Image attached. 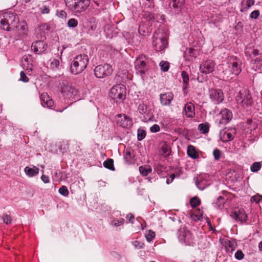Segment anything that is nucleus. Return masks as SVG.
Returning <instances> with one entry per match:
<instances>
[{
    "label": "nucleus",
    "mask_w": 262,
    "mask_h": 262,
    "mask_svg": "<svg viewBox=\"0 0 262 262\" xmlns=\"http://www.w3.org/2000/svg\"><path fill=\"white\" fill-rule=\"evenodd\" d=\"M18 21V17L15 13L6 12L3 14V18L1 19L0 28L10 31L17 27Z\"/></svg>",
    "instance_id": "1"
},
{
    "label": "nucleus",
    "mask_w": 262,
    "mask_h": 262,
    "mask_svg": "<svg viewBox=\"0 0 262 262\" xmlns=\"http://www.w3.org/2000/svg\"><path fill=\"white\" fill-rule=\"evenodd\" d=\"M88 55L80 54L76 56L71 62L70 70L72 74L77 75L81 73L86 68L89 63Z\"/></svg>",
    "instance_id": "2"
},
{
    "label": "nucleus",
    "mask_w": 262,
    "mask_h": 262,
    "mask_svg": "<svg viewBox=\"0 0 262 262\" xmlns=\"http://www.w3.org/2000/svg\"><path fill=\"white\" fill-rule=\"evenodd\" d=\"M152 45L157 52L163 53L168 46L166 35L161 29L156 30L153 35Z\"/></svg>",
    "instance_id": "3"
},
{
    "label": "nucleus",
    "mask_w": 262,
    "mask_h": 262,
    "mask_svg": "<svg viewBox=\"0 0 262 262\" xmlns=\"http://www.w3.org/2000/svg\"><path fill=\"white\" fill-rule=\"evenodd\" d=\"M110 97L116 102L123 100L126 97V88L122 84L114 85L111 89Z\"/></svg>",
    "instance_id": "4"
},
{
    "label": "nucleus",
    "mask_w": 262,
    "mask_h": 262,
    "mask_svg": "<svg viewBox=\"0 0 262 262\" xmlns=\"http://www.w3.org/2000/svg\"><path fill=\"white\" fill-rule=\"evenodd\" d=\"M236 101L238 105L244 108L248 107L252 103L251 96L249 92L246 89L239 91L236 96Z\"/></svg>",
    "instance_id": "5"
},
{
    "label": "nucleus",
    "mask_w": 262,
    "mask_h": 262,
    "mask_svg": "<svg viewBox=\"0 0 262 262\" xmlns=\"http://www.w3.org/2000/svg\"><path fill=\"white\" fill-rule=\"evenodd\" d=\"M178 236L180 242L190 245L193 243L194 236L187 228L181 227L178 232Z\"/></svg>",
    "instance_id": "6"
},
{
    "label": "nucleus",
    "mask_w": 262,
    "mask_h": 262,
    "mask_svg": "<svg viewBox=\"0 0 262 262\" xmlns=\"http://www.w3.org/2000/svg\"><path fill=\"white\" fill-rule=\"evenodd\" d=\"M73 3L67 8L75 14H80L85 11L89 6L88 0H76Z\"/></svg>",
    "instance_id": "7"
},
{
    "label": "nucleus",
    "mask_w": 262,
    "mask_h": 262,
    "mask_svg": "<svg viewBox=\"0 0 262 262\" xmlns=\"http://www.w3.org/2000/svg\"><path fill=\"white\" fill-rule=\"evenodd\" d=\"M113 71L112 66L105 63L96 66L94 69V74L97 78H103L111 75Z\"/></svg>",
    "instance_id": "8"
},
{
    "label": "nucleus",
    "mask_w": 262,
    "mask_h": 262,
    "mask_svg": "<svg viewBox=\"0 0 262 262\" xmlns=\"http://www.w3.org/2000/svg\"><path fill=\"white\" fill-rule=\"evenodd\" d=\"M146 57L141 55L138 57L135 61V68L137 73L139 74L141 76L144 75L147 71V67L146 63Z\"/></svg>",
    "instance_id": "9"
},
{
    "label": "nucleus",
    "mask_w": 262,
    "mask_h": 262,
    "mask_svg": "<svg viewBox=\"0 0 262 262\" xmlns=\"http://www.w3.org/2000/svg\"><path fill=\"white\" fill-rule=\"evenodd\" d=\"M215 68V63L213 60L208 59L200 64L199 70L202 74L207 75L212 73L214 71Z\"/></svg>",
    "instance_id": "10"
},
{
    "label": "nucleus",
    "mask_w": 262,
    "mask_h": 262,
    "mask_svg": "<svg viewBox=\"0 0 262 262\" xmlns=\"http://www.w3.org/2000/svg\"><path fill=\"white\" fill-rule=\"evenodd\" d=\"M209 98L215 104H220L224 100L223 92L221 89H211L209 90Z\"/></svg>",
    "instance_id": "11"
},
{
    "label": "nucleus",
    "mask_w": 262,
    "mask_h": 262,
    "mask_svg": "<svg viewBox=\"0 0 262 262\" xmlns=\"http://www.w3.org/2000/svg\"><path fill=\"white\" fill-rule=\"evenodd\" d=\"M241 64V62L237 59L230 61L228 63V71L226 70L223 71V73L225 75H226L228 72H231L232 74L237 76L242 71Z\"/></svg>",
    "instance_id": "12"
},
{
    "label": "nucleus",
    "mask_w": 262,
    "mask_h": 262,
    "mask_svg": "<svg viewBox=\"0 0 262 262\" xmlns=\"http://www.w3.org/2000/svg\"><path fill=\"white\" fill-rule=\"evenodd\" d=\"M117 123L123 128L131 126L133 123L130 117L125 114H119L116 116Z\"/></svg>",
    "instance_id": "13"
},
{
    "label": "nucleus",
    "mask_w": 262,
    "mask_h": 262,
    "mask_svg": "<svg viewBox=\"0 0 262 262\" xmlns=\"http://www.w3.org/2000/svg\"><path fill=\"white\" fill-rule=\"evenodd\" d=\"M222 119L219 121L220 124H226L233 118L232 112L228 108L222 109L219 114Z\"/></svg>",
    "instance_id": "14"
},
{
    "label": "nucleus",
    "mask_w": 262,
    "mask_h": 262,
    "mask_svg": "<svg viewBox=\"0 0 262 262\" xmlns=\"http://www.w3.org/2000/svg\"><path fill=\"white\" fill-rule=\"evenodd\" d=\"M47 45L42 40H38L33 42L32 45V50L37 54H40L45 51Z\"/></svg>",
    "instance_id": "15"
},
{
    "label": "nucleus",
    "mask_w": 262,
    "mask_h": 262,
    "mask_svg": "<svg viewBox=\"0 0 262 262\" xmlns=\"http://www.w3.org/2000/svg\"><path fill=\"white\" fill-rule=\"evenodd\" d=\"M173 94L172 92H167L160 95L161 104L163 106H169L173 99Z\"/></svg>",
    "instance_id": "16"
},
{
    "label": "nucleus",
    "mask_w": 262,
    "mask_h": 262,
    "mask_svg": "<svg viewBox=\"0 0 262 262\" xmlns=\"http://www.w3.org/2000/svg\"><path fill=\"white\" fill-rule=\"evenodd\" d=\"M183 113L187 117L192 118L195 116V107L191 102L187 103L183 108Z\"/></svg>",
    "instance_id": "17"
},
{
    "label": "nucleus",
    "mask_w": 262,
    "mask_h": 262,
    "mask_svg": "<svg viewBox=\"0 0 262 262\" xmlns=\"http://www.w3.org/2000/svg\"><path fill=\"white\" fill-rule=\"evenodd\" d=\"M207 177L208 176L206 174L201 176L196 181L195 184L200 190H203L210 184V182L206 179Z\"/></svg>",
    "instance_id": "18"
},
{
    "label": "nucleus",
    "mask_w": 262,
    "mask_h": 262,
    "mask_svg": "<svg viewBox=\"0 0 262 262\" xmlns=\"http://www.w3.org/2000/svg\"><path fill=\"white\" fill-rule=\"evenodd\" d=\"M235 129H231V132L224 130L220 133V139L223 142H227L233 139V134H235Z\"/></svg>",
    "instance_id": "19"
},
{
    "label": "nucleus",
    "mask_w": 262,
    "mask_h": 262,
    "mask_svg": "<svg viewBox=\"0 0 262 262\" xmlns=\"http://www.w3.org/2000/svg\"><path fill=\"white\" fill-rule=\"evenodd\" d=\"M41 105L43 107L51 108L54 105V101L50 99L47 94H43L40 96Z\"/></svg>",
    "instance_id": "20"
},
{
    "label": "nucleus",
    "mask_w": 262,
    "mask_h": 262,
    "mask_svg": "<svg viewBox=\"0 0 262 262\" xmlns=\"http://www.w3.org/2000/svg\"><path fill=\"white\" fill-rule=\"evenodd\" d=\"M24 172L29 177H33L38 174L39 169L35 166H26L24 169Z\"/></svg>",
    "instance_id": "21"
},
{
    "label": "nucleus",
    "mask_w": 262,
    "mask_h": 262,
    "mask_svg": "<svg viewBox=\"0 0 262 262\" xmlns=\"http://www.w3.org/2000/svg\"><path fill=\"white\" fill-rule=\"evenodd\" d=\"M260 123L258 121L254 120H248L246 123L245 127L251 132L256 130L258 128Z\"/></svg>",
    "instance_id": "22"
},
{
    "label": "nucleus",
    "mask_w": 262,
    "mask_h": 262,
    "mask_svg": "<svg viewBox=\"0 0 262 262\" xmlns=\"http://www.w3.org/2000/svg\"><path fill=\"white\" fill-rule=\"evenodd\" d=\"M184 3V0H171L169 6L172 7L175 12L181 10Z\"/></svg>",
    "instance_id": "23"
},
{
    "label": "nucleus",
    "mask_w": 262,
    "mask_h": 262,
    "mask_svg": "<svg viewBox=\"0 0 262 262\" xmlns=\"http://www.w3.org/2000/svg\"><path fill=\"white\" fill-rule=\"evenodd\" d=\"M255 0H242L241 2V12L247 11L255 4Z\"/></svg>",
    "instance_id": "24"
},
{
    "label": "nucleus",
    "mask_w": 262,
    "mask_h": 262,
    "mask_svg": "<svg viewBox=\"0 0 262 262\" xmlns=\"http://www.w3.org/2000/svg\"><path fill=\"white\" fill-rule=\"evenodd\" d=\"M234 217L236 220L244 222L247 221L248 217L243 210H239L238 212L235 213Z\"/></svg>",
    "instance_id": "25"
},
{
    "label": "nucleus",
    "mask_w": 262,
    "mask_h": 262,
    "mask_svg": "<svg viewBox=\"0 0 262 262\" xmlns=\"http://www.w3.org/2000/svg\"><path fill=\"white\" fill-rule=\"evenodd\" d=\"M225 204V199L222 196H220L217 199L216 202L213 203V206L220 210H221L224 208V205Z\"/></svg>",
    "instance_id": "26"
},
{
    "label": "nucleus",
    "mask_w": 262,
    "mask_h": 262,
    "mask_svg": "<svg viewBox=\"0 0 262 262\" xmlns=\"http://www.w3.org/2000/svg\"><path fill=\"white\" fill-rule=\"evenodd\" d=\"M236 243L234 241L226 240L225 242V246L228 251H232L236 247Z\"/></svg>",
    "instance_id": "27"
},
{
    "label": "nucleus",
    "mask_w": 262,
    "mask_h": 262,
    "mask_svg": "<svg viewBox=\"0 0 262 262\" xmlns=\"http://www.w3.org/2000/svg\"><path fill=\"white\" fill-rule=\"evenodd\" d=\"M187 154L188 156L192 158L193 159H196L198 154L195 150L194 147L192 145H189L187 147Z\"/></svg>",
    "instance_id": "28"
},
{
    "label": "nucleus",
    "mask_w": 262,
    "mask_h": 262,
    "mask_svg": "<svg viewBox=\"0 0 262 262\" xmlns=\"http://www.w3.org/2000/svg\"><path fill=\"white\" fill-rule=\"evenodd\" d=\"M103 166L105 168L114 171L115 170L114 165V161L112 159H107L103 162Z\"/></svg>",
    "instance_id": "29"
},
{
    "label": "nucleus",
    "mask_w": 262,
    "mask_h": 262,
    "mask_svg": "<svg viewBox=\"0 0 262 262\" xmlns=\"http://www.w3.org/2000/svg\"><path fill=\"white\" fill-rule=\"evenodd\" d=\"M88 32L91 34L93 31H95L97 28V24L95 22V19L92 18L90 20V23L88 26Z\"/></svg>",
    "instance_id": "30"
},
{
    "label": "nucleus",
    "mask_w": 262,
    "mask_h": 262,
    "mask_svg": "<svg viewBox=\"0 0 262 262\" xmlns=\"http://www.w3.org/2000/svg\"><path fill=\"white\" fill-rule=\"evenodd\" d=\"M181 76L183 81V88H186L189 84V76L188 74L185 71H182Z\"/></svg>",
    "instance_id": "31"
},
{
    "label": "nucleus",
    "mask_w": 262,
    "mask_h": 262,
    "mask_svg": "<svg viewBox=\"0 0 262 262\" xmlns=\"http://www.w3.org/2000/svg\"><path fill=\"white\" fill-rule=\"evenodd\" d=\"M139 112L142 115H145L148 113L147 105L144 103L140 104L138 107Z\"/></svg>",
    "instance_id": "32"
},
{
    "label": "nucleus",
    "mask_w": 262,
    "mask_h": 262,
    "mask_svg": "<svg viewBox=\"0 0 262 262\" xmlns=\"http://www.w3.org/2000/svg\"><path fill=\"white\" fill-rule=\"evenodd\" d=\"M28 28L27 25L25 22H21L19 26V28L18 29V31L20 32V35H25L27 34Z\"/></svg>",
    "instance_id": "33"
},
{
    "label": "nucleus",
    "mask_w": 262,
    "mask_h": 262,
    "mask_svg": "<svg viewBox=\"0 0 262 262\" xmlns=\"http://www.w3.org/2000/svg\"><path fill=\"white\" fill-rule=\"evenodd\" d=\"M161 151L163 155L166 156H169L171 153L170 147L166 144H163L161 146Z\"/></svg>",
    "instance_id": "34"
},
{
    "label": "nucleus",
    "mask_w": 262,
    "mask_h": 262,
    "mask_svg": "<svg viewBox=\"0 0 262 262\" xmlns=\"http://www.w3.org/2000/svg\"><path fill=\"white\" fill-rule=\"evenodd\" d=\"M124 221L125 220L123 219H121L119 220L113 219L111 221V225L113 227H117L122 225L124 224Z\"/></svg>",
    "instance_id": "35"
},
{
    "label": "nucleus",
    "mask_w": 262,
    "mask_h": 262,
    "mask_svg": "<svg viewBox=\"0 0 262 262\" xmlns=\"http://www.w3.org/2000/svg\"><path fill=\"white\" fill-rule=\"evenodd\" d=\"M198 129L202 134H206L209 131V125L208 124L201 123L199 125Z\"/></svg>",
    "instance_id": "36"
},
{
    "label": "nucleus",
    "mask_w": 262,
    "mask_h": 262,
    "mask_svg": "<svg viewBox=\"0 0 262 262\" xmlns=\"http://www.w3.org/2000/svg\"><path fill=\"white\" fill-rule=\"evenodd\" d=\"M139 171L143 176H146L149 173L151 172V168L150 167L141 166L139 168Z\"/></svg>",
    "instance_id": "37"
},
{
    "label": "nucleus",
    "mask_w": 262,
    "mask_h": 262,
    "mask_svg": "<svg viewBox=\"0 0 262 262\" xmlns=\"http://www.w3.org/2000/svg\"><path fill=\"white\" fill-rule=\"evenodd\" d=\"M145 238L148 242H150L155 237V233L152 230H148L145 235Z\"/></svg>",
    "instance_id": "38"
},
{
    "label": "nucleus",
    "mask_w": 262,
    "mask_h": 262,
    "mask_svg": "<svg viewBox=\"0 0 262 262\" xmlns=\"http://www.w3.org/2000/svg\"><path fill=\"white\" fill-rule=\"evenodd\" d=\"M190 205L192 207H196L200 205L201 201L197 197H193L190 200Z\"/></svg>",
    "instance_id": "39"
},
{
    "label": "nucleus",
    "mask_w": 262,
    "mask_h": 262,
    "mask_svg": "<svg viewBox=\"0 0 262 262\" xmlns=\"http://www.w3.org/2000/svg\"><path fill=\"white\" fill-rule=\"evenodd\" d=\"M159 66L161 70L166 72L169 69V62L166 61H162L160 62Z\"/></svg>",
    "instance_id": "40"
},
{
    "label": "nucleus",
    "mask_w": 262,
    "mask_h": 262,
    "mask_svg": "<svg viewBox=\"0 0 262 262\" xmlns=\"http://www.w3.org/2000/svg\"><path fill=\"white\" fill-rule=\"evenodd\" d=\"M261 168V164L259 162H254L250 167L251 171L252 172H257Z\"/></svg>",
    "instance_id": "41"
},
{
    "label": "nucleus",
    "mask_w": 262,
    "mask_h": 262,
    "mask_svg": "<svg viewBox=\"0 0 262 262\" xmlns=\"http://www.w3.org/2000/svg\"><path fill=\"white\" fill-rule=\"evenodd\" d=\"M146 136V132L142 129H138L137 134V138L139 141L143 140Z\"/></svg>",
    "instance_id": "42"
},
{
    "label": "nucleus",
    "mask_w": 262,
    "mask_h": 262,
    "mask_svg": "<svg viewBox=\"0 0 262 262\" xmlns=\"http://www.w3.org/2000/svg\"><path fill=\"white\" fill-rule=\"evenodd\" d=\"M74 90L69 85L64 86L62 89V93L63 94H73Z\"/></svg>",
    "instance_id": "43"
},
{
    "label": "nucleus",
    "mask_w": 262,
    "mask_h": 262,
    "mask_svg": "<svg viewBox=\"0 0 262 262\" xmlns=\"http://www.w3.org/2000/svg\"><path fill=\"white\" fill-rule=\"evenodd\" d=\"M59 193L63 196H66L69 194V190L66 186H62L59 189Z\"/></svg>",
    "instance_id": "44"
},
{
    "label": "nucleus",
    "mask_w": 262,
    "mask_h": 262,
    "mask_svg": "<svg viewBox=\"0 0 262 262\" xmlns=\"http://www.w3.org/2000/svg\"><path fill=\"white\" fill-rule=\"evenodd\" d=\"M154 18L155 19H152V21L159 22L160 21H163L164 20L165 16L162 14L154 13Z\"/></svg>",
    "instance_id": "45"
},
{
    "label": "nucleus",
    "mask_w": 262,
    "mask_h": 262,
    "mask_svg": "<svg viewBox=\"0 0 262 262\" xmlns=\"http://www.w3.org/2000/svg\"><path fill=\"white\" fill-rule=\"evenodd\" d=\"M78 25V21L75 18H71L68 21V26L70 28H75Z\"/></svg>",
    "instance_id": "46"
},
{
    "label": "nucleus",
    "mask_w": 262,
    "mask_h": 262,
    "mask_svg": "<svg viewBox=\"0 0 262 262\" xmlns=\"http://www.w3.org/2000/svg\"><path fill=\"white\" fill-rule=\"evenodd\" d=\"M154 12L146 11L144 13V17L149 21H152V19H155L154 18Z\"/></svg>",
    "instance_id": "47"
},
{
    "label": "nucleus",
    "mask_w": 262,
    "mask_h": 262,
    "mask_svg": "<svg viewBox=\"0 0 262 262\" xmlns=\"http://www.w3.org/2000/svg\"><path fill=\"white\" fill-rule=\"evenodd\" d=\"M124 159L125 161V162L127 163H130L132 162L131 160V155L130 151L126 150L124 155Z\"/></svg>",
    "instance_id": "48"
},
{
    "label": "nucleus",
    "mask_w": 262,
    "mask_h": 262,
    "mask_svg": "<svg viewBox=\"0 0 262 262\" xmlns=\"http://www.w3.org/2000/svg\"><path fill=\"white\" fill-rule=\"evenodd\" d=\"M3 222L6 224H11L12 219L10 215L5 214L3 216Z\"/></svg>",
    "instance_id": "49"
},
{
    "label": "nucleus",
    "mask_w": 262,
    "mask_h": 262,
    "mask_svg": "<svg viewBox=\"0 0 262 262\" xmlns=\"http://www.w3.org/2000/svg\"><path fill=\"white\" fill-rule=\"evenodd\" d=\"M221 155V151L218 149H214L213 151V155L215 160H218L220 158Z\"/></svg>",
    "instance_id": "50"
},
{
    "label": "nucleus",
    "mask_w": 262,
    "mask_h": 262,
    "mask_svg": "<svg viewBox=\"0 0 262 262\" xmlns=\"http://www.w3.org/2000/svg\"><path fill=\"white\" fill-rule=\"evenodd\" d=\"M134 246L137 249H142L143 248L144 244L138 241H135L133 242Z\"/></svg>",
    "instance_id": "51"
},
{
    "label": "nucleus",
    "mask_w": 262,
    "mask_h": 262,
    "mask_svg": "<svg viewBox=\"0 0 262 262\" xmlns=\"http://www.w3.org/2000/svg\"><path fill=\"white\" fill-rule=\"evenodd\" d=\"M244 256V254L241 250H237L235 254V257L238 260H241Z\"/></svg>",
    "instance_id": "52"
},
{
    "label": "nucleus",
    "mask_w": 262,
    "mask_h": 262,
    "mask_svg": "<svg viewBox=\"0 0 262 262\" xmlns=\"http://www.w3.org/2000/svg\"><path fill=\"white\" fill-rule=\"evenodd\" d=\"M261 200L262 196L258 194L253 196L251 199V202L256 203H259Z\"/></svg>",
    "instance_id": "53"
},
{
    "label": "nucleus",
    "mask_w": 262,
    "mask_h": 262,
    "mask_svg": "<svg viewBox=\"0 0 262 262\" xmlns=\"http://www.w3.org/2000/svg\"><path fill=\"white\" fill-rule=\"evenodd\" d=\"M259 14H260V12H259V10H256L252 11L251 13V14L250 15V18H253V19H256L259 16Z\"/></svg>",
    "instance_id": "54"
},
{
    "label": "nucleus",
    "mask_w": 262,
    "mask_h": 262,
    "mask_svg": "<svg viewBox=\"0 0 262 262\" xmlns=\"http://www.w3.org/2000/svg\"><path fill=\"white\" fill-rule=\"evenodd\" d=\"M59 66V61L57 59H54L51 63V67L53 69H57Z\"/></svg>",
    "instance_id": "55"
},
{
    "label": "nucleus",
    "mask_w": 262,
    "mask_h": 262,
    "mask_svg": "<svg viewBox=\"0 0 262 262\" xmlns=\"http://www.w3.org/2000/svg\"><path fill=\"white\" fill-rule=\"evenodd\" d=\"M20 80H21L24 82H27L29 81V78L27 77V76L26 75L25 73L23 71H21L20 72Z\"/></svg>",
    "instance_id": "56"
},
{
    "label": "nucleus",
    "mask_w": 262,
    "mask_h": 262,
    "mask_svg": "<svg viewBox=\"0 0 262 262\" xmlns=\"http://www.w3.org/2000/svg\"><path fill=\"white\" fill-rule=\"evenodd\" d=\"M41 13L48 14L50 12V9L48 6L43 5L40 8Z\"/></svg>",
    "instance_id": "57"
},
{
    "label": "nucleus",
    "mask_w": 262,
    "mask_h": 262,
    "mask_svg": "<svg viewBox=\"0 0 262 262\" xmlns=\"http://www.w3.org/2000/svg\"><path fill=\"white\" fill-rule=\"evenodd\" d=\"M255 64L256 65V69H260L262 67V60L258 58H256L255 59Z\"/></svg>",
    "instance_id": "58"
},
{
    "label": "nucleus",
    "mask_w": 262,
    "mask_h": 262,
    "mask_svg": "<svg viewBox=\"0 0 262 262\" xmlns=\"http://www.w3.org/2000/svg\"><path fill=\"white\" fill-rule=\"evenodd\" d=\"M160 128L159 125L154 124L150 127V130L152 133H157L160 130Z\"/></svg>",
    "instance_id": "59"
},
{
    "label": "nucleus",
    "mask_w": 262,
    "mask_h": 262,
    "mask_svg": "<svg viewBox=\"0 0 262 262\" xmlns=\"http://www.w3.org/2000/svg\"><path fill=\"white\" fill-rule=\"evenodd\" d=\"M56 14L59 17L62 18L66 17V16H67L66 12L63 10L57 11Z\"/></svg>",
    "instance_id": "60"
},
{
    "label": "nucleus",
    "mask_w": 262,
    "mask_h": 262,
    "mask_svg": "<svg viewBox=\"0 0 262 262\" xmlns=\"http://www.w3.org/2000/svg\"><path fill=\"white\" fill-rule=\"evenodd\" d=\"M176 177L175 174L173 173L171 174L169 178H167L166 180V184H169L170 183H172L173 180H174V178Z\"/></svg>",
    "instance_id": "61"
},
{
    "label": "nucleus",
    "mask_w": 262,
    "mask_h": 262,
    "mask_svg": "<svg viewBox=\"0 0 262 262\" xmlns=\"http://www.w3.org/2000/svg\"><path fill=\"white\" fill-rule=\"evenodd\" d=\"M41 179L45 183H48L50 182L49 177L44 174L42 175Z\"/></svg>",
    "instance_id": "62"
},
{
    "label": "nucleus",
    "mask_w": 262,
    "mask_h": 262,
    "mask_svg": "<svg viewBox=\"0 0 262 262\" xmlns=\"http://www.w3.org/2000/svg\"><path fill=\"white\" fill-rule=\"evenodd\" d=\"M66 7L68 8L71 5H73L76 0H64Z\"/></svg>",
    "instance_id": "63"
},
{
    "label": "nucleus",
    "mask_w": 262,
    "mask_h": 262,
    "mask_svg": "<svg viewBox=\"0 0 262 262\" xmlns=\"http://www.w3.org/2000/svg\"><path fill=\"white\" fill-rule=\"evenodd\" d=\"M126 218L128 219L129 222L132 223V220L134 219V216L132 214H128Z\"/></svg>",
    "instance_id": "64"
}]
</instances>
